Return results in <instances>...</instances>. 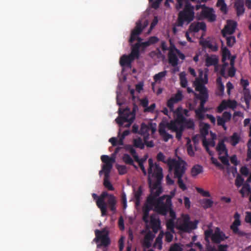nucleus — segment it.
<instances>
[{"instance_id":"obj_16","label":"nucleus","mask_w":251,"mask_h":251,"mask_svg":"<svg viewBox=\"0 0 251 251\" xmlns=\"http://www.w3.org/2000/svg\"><path fill=\"white\" fill-rule=\"evenodd\" d=\"M183 99V95L180 91L169 99L167 102V106L170 109V111L174 110V105L175 103L180 101Z\"/></svg>"},{"instance_id":"obj_19","label":"nucleus","mask_w":251,"mask_h":251,"mask_svg":"<svg viewBox=\"0 0 251 251\" xmlns=\"http://www.w3.org/2000/svg\"><path fill=\"white\" fill-rule=\"evenodd\" d=\"M244 0H237L235 1L234 4V8L236 12L237 16H240L245 13Z\"/></svg>"},{"instance_id":"obj_55","label":"nucleus","mask_w":251,"mask_h":251,"mask_svg":"<svg viewBox=\"0 0 251 251\" xmlns=\"http://www.w3.org/2000/svg\"><path fill=\"white\" fill-rule=\"evenodd\" d=\"M197 191L201 194L202 196L205 197H210V194L208 191H204L202 188L200 187H196Z\"/></svg>"},{"instance_id":"obj_40","label":"nucleus","mask_w":251,"mask_h":251,"mask_svg":"<svg viewBox=\"0 0 251 251\" xmlns=\"http://www.w3.org/2000/svg\"><path fill=\"white\" fill-rule=\"evenodd\" d=\"M134 146L135 148L143 149L145 147V142L143 143L141 138H138L133 140Z\"/></svg>"},{"instance_id":"obj_51","label":"nucleus","mask_w":251,"mask_h":251,"mask_svg":"<svg viewBox=\"0 0 251 251\" xmlns=\"http://www.w3.org/2000/svg\"><path fill=\"white\" fill-rule=\"evenodd\" d=\"M244 178L239 175H238L236 179L235 184L237 187L241 186L244 182Z\"/></svg>"},{"instance_id":"obj_59","label":"nucleus","mask_w":251,"mask_h":251,"mask_svg":"<svg viewBox=\"0 0 251 251\" xmlns=\"http://www.w3.org/2000/svg\"><path fill=\"white\" fill-rule=\"evenodd\" d=\"M226 105L227 107L232 109L235 108L237 106V102L235 100H228L226 101Z\"/></svg>"},{"instance_id":"obj_64","label":"nucleus","mask_w":251,"mask_h":251,"mask_svg":"<svg viewBox=\"0 0 251 251\" xmlns=\"http://www.w3.org/2000/svg\"><path fill=\"white\" fill-rule=\"evenodd\" d=\"M222 118H224L226 122H228L231 119V114L228 112L225 111L223 114Z\"/></svg>"},{"instance_id":"obj_11","label":"nucleus","mask_w":251,"mask_h":251,"mask_svg":"<svg viewBox=\"0 0 251 251\" xmlns=\"http://www.w3.org/2000/svg\"><path fill=\"white\" fill-rule=\"evenodd\" d=\"M139 57V56L138 54L132 53V49H131V53L128 55L124 54L121 57L119 63L122 67H131V63L135 58L138 59Z\"/></svg>"},{"instance_id":"obj_62","label":"nucleus","mask_w":251,"mask_h":251,"mask_svg":"<svg viewBox=\"0 0 251 251\" xmlns=\"http://www.w3.org/2000/svg\"><path fill=\"white\" fill-rule=\"evenodd\" d=\"M156 107V104L155 103H152L150 106H147L146 108L144 109L145 112H151L153 113Z\"/></svg>"},{"instance_id":"obj_4","label":"nucleus","mask_w":251,"mask_h":251,"mask_svg":"<svg viewBox=\"0 0 251 251\" xmlns=\"http://www.w3.org/2000/svg\"><path fill=\"white\" fill-rule=\"evenodd\" d=\"M195 18L194 7L188 1H186L183 9L178 14L177 19L176 22V25L182 27L185 23L189 24L192 22Z\"/></svg>"},{"instance_id":"obj_48","label":"nucleus","mask_w":251,"mask_h":251,"mask_svg":"<svg viewBox=\"0 0 251 251\" xmlns=\"http://www.w3.org/2000/svg\"><path fill=\"white\" fill-rule=\"evenodd\" d=\"M230 55V51L226 47L222 49V61H225L227 57Z\"/></svg>"},{"instance_id":"obj_41","label":"nucleus","mask_w":251,"mask_h":251,"mask_svg":"<svg viewBox=\"0 0 251 251\" xmlns=\"http://www.w3.org/2000/svg\"><path fill=\"white\" fill-rule=\"evenodd\" d=\"M162 192V187H160L159 188H158L154 191H153V192H151V194L148 196L147 198H149L151 196L152 198H154L155 199H157L158 198H156L161 194Z\"/></svg>"},{"instance_id":"obj_12","label":"nucleus","mask_w":251,"mask_h":251,"mask_svg":"<svg viewBox=\"0 0 251 251\" xmlns=\"http://www.w3.org/2000/svg\"><path fill=\"white\" fill-rule=\"evenodd\" d=\"M237 26V22L233 20H227L226 24L221 30V34L222 36H226V34H229V35L233 34L235 32Z\"/></svg>"},{"instance_id":"obj_17","label":"nucleus","mask_w":251,"mask_h":251,"mask_svg":"<svg viewBox=\"0 0 251 251\" xmlns=\"http://www.w3.org/2000/svg\"><path fill=\"white\" fill-rule=\"evenodd\" d=\"M154 237V234H153L151 231H148L141 241L143 247L146 249L150 248L151 246L152 242Z\"/></svg>"},{"instance_id":"obj_21","label":"nucleus","mask_w":251,"mask_h":251,"mask_svg":"<svg viewBox=\"0 0 251 251\" xmlns=\"http://www.w3.org/2000/svg\"><path fill=\"white\" fill-rule=\"evenodd\" d=\"M150 46V45L148 41L142 43H136L131 46V48L132 49V53L138 54L139 56L140 48L142 47L143 49H144Z\"/></svg>"},{"instance_id":"obj_37","label":"nucleus","mask_w":251,"mask_h":251,"mask_svg":"<svg viewBox=\"0 0 251 251\" xmlns=\"http://www.w3.org/2000/svg\"><path fill=\"white\" fill-rule=\"evenodd\" d=\"M245 192H247L248 194L251 192V186L248 183L244 184L243 185L242 189L239 191V193L241 194L243 198L245 197Z\"/></svg>"},{"instance_id":"obj_5","label":"nucleus","mask_w":251,"mask_h":251,"mask_svg":"<svg viewBox=\"0 0 251 251\" xmlns=\"http://www.w3.org/2000/svg\"><path fill=\"white\" fill-rule=\"evenodd\" d=\"M167 165L169 171L174 173L175 178L183 177L187 170L186 162L179 157L178 159L169 157Z\"/></svg>"},{"instance_id":"obj_47","label":"nucleus","mask_w":251,"mask_h":251,"mask_svg":"<svg viewBox=\"0 0 251 251\" xmlns=\"http://www.w3.org/2000/svg\"><path fill=\"white\" fill-rule=\"evenodd\" d=\"M123 160L126 164H133V160L130 156V155L127 153L124 154L123 156Z\"/></svg>"},{"instance_id":"obj_24","label":"nucleus","mask_w":251,"mask_h":251,"mask_svg":"<svg viewBox=\"0 0 251 251\" xmlns=\"http://www.w3.org/2000/svg\"><path fill=\"white\" fill-rule=\"evenodd\" d=\"M219 60L215 55H207L205 58V66L209 67L211 66H217L218 64Z\"/></svg>"},{"instance_id":"obj_27","label":"nucleus","mask_w":251,"mask_h":251,"mask_svg":"<svg viewBox=\"0 0 251 251\" xmlns=\"http://www.w3.org/2000/svg\"><path fill=\"white\" fill-rule=\"evenodd\" d=\"M216 149L219 155L224 153L225 155H227L228 151L223 140L218 143Z\"/></svg>"},{"instance_id":"obj_30","label":"nucleus","mask_w":251,"mask_h":251,"mask_svg":"<svg viewBox=\"0 0 251 251\" xmlns=\"http://www.w3.org/2000/svg\"><path fill=\"white\" fill-rule=\"evenodd\" d=\"M223 37L225 38L226 41V45L228 47L230 48L233 47L236 42V39L235 36L232 35H229V34H226V36Z\"/></svg>"},{"instance_id":"obj_10","label":"nucleus","mask_w":251,"mask_h":251,"mask_svg":"<svg viewBox=\"0 0 251 251\" xmlns=\"http://www.w3.org/2000/svg\"><path fill=\"white\" fill-rule=\"evenodd\" d=\"M110 195H113L109 194L107 192H103L96 201L97 205L100 209L102 216H105L107 214L106 203L105 202L104 200L106 197H107L108 199Z\"/></svg>"},{"instance_id":"obj_61","label":"nucleus","mask_w":251,"mask_h":251,"mask_svg":"<svg viewBox=\"0 0 251 251\" xmlns=\"http://www.w3.org/2000/svg\"><path fill=\"white\" fill-rule=\"evenodd\" d=\"M170 46L168 48L169 52H172L176 53L179 50H178L173 43L171 40H169Z\"/></svg>"},{"instance_id":"obj_13","label":"nucleus","mask_w":251,"mask_h":251,"mask_svg":"<svg viewBox=\"0 0 251 251\" xmlns=\"http://www.w3.org/2000/svg\"><path fill=\"white\" fill-rule=\"evenodd\" d=\"M147 25L142 26V21L138 20L136 23L135 27L132 30L130 34V37L129 39V42L132 43L136 40V37L139 36L142 33L143 29Z\"/></svg>"},{"instance_id":"obj_34","label":"nucleus","mask_w":251,"mask_h":251,"mask_svg":"<svg viewBox=\"0 0 251 251\" xmlns=\"http://www.w3.org/2000/svg\"><path fill=\"white\" fill-rule=\"evenodd\" d=\"M167 75V71H164L155 74L153 76V79L155 82H160Z\"/></svg>"},{"instance_id":"obj_35","label":"nucleus","mask_w":251,"mask_h":251,"mask_svg":"<svg viewBox=\"0 0 251 251\" xmlns=\"http://www.w3.org/2000/svg\"><path fill=\"white\" fill-rule=\"evenodd\" d=\"M218 7H220V10L225 14H226L227 12V7L225 0H218L217 4Z\"/></svg>"},{"instance_id":"obj_52","label":"nucleus","mask_w":251,"mask_h":251,"mask_svg":"<svg viewBox=\"0 0 251 251\" xmlns=\"http://www.w3.org/2000/svg\"><path fill=\"white\" fill-rule=\"evenodd\" d=\"M117 169L119 174L121 175L126 174L127 172V167L125 165H118Z\"/></svg>"},{"instance_id":"obj_46","label":"nucleus","mask_w":251,"mask_h":251,"mask_svg":"<svg viewBox=\"0 0 251 251\" xmlns=\"http://www.w3.org/2000/svg\"><path fill=\"white\" fill-rule=\"evenodd\" d=\"M202 145L209 155L212 156L213 155V152L210 150L209 148V142L206 140L205 138H204L202 140Z\"/></svg>"},{"instance_id":"obj_42","label":"nucleus","mask_w":251,"mask_h":251,"mask_svg":"<svg viewBox=\"0 0 251 251\" xmlns=\"http://www.w3.org/2000/svg\"><path fill=\"white\" fill-rule=\"evenodd\" d=\"M201 204L204 208H209L213 206V201L210 199H204L202 201Z\"/></svg>"},{"instance_id":"obj_33","label":"nucleus","mask_w":251,"mask_h":251,"mask_svg":"<svg viewBox=\"0 0 251 251\" xmlns=\"http://www.w3.org/2000/svg\"><path fill=\"white\" fill-rule=\"evenodd\" d=\"M172 131L176 132V138L178 140L181 139V136L183 132L184 131L183 125H180L179 126H176V129H171Z\"/></svg>"},{"instance_id":"obj_3","label":"nucleus","mask_w":251,"mask_h":251,"mask_svg":"<svg viewBox=\"0 0 251 251\" xmlns=\"http://www.w3.org/2000/svg\"><path fill=\"white\" fill-rule=\"evenodd\" d=\"M137 109L138 107L135 104H134L132 111L128 107L125 109L120 107L118 109L119 116L115 119L116 123L120 126L129 127L134 122L135 112Z\"/></svg>"},{"instance_id":"obj_29","label":"nucleus","mask_w":251,"mask_h":251,"mask_svg":"<svg viewBox=\"0 0 251 251\" xmlns=\"http://www.w3.org/2000/svg\"><path fill=\"white\" fill-rule=\"evenodd\" d=\"M113 167V164L107 163L102 166V169L104 171V177L109 178L110 173Z\"/></svg>"},{"instance_id":"obj_38","label":"nucleus","mask_w":251,"mask_h":251,"mask_svg":"<svg viewBox=\"0 0 251 251\" xmlns=\"http://www.w3.org/2000/svg\"><path fill=\"white\" fill-rule=\"evenodd\" d=\"M178 229L184 232H189L193 229L191 228L189 222H184L178 226Z\"/></svg>"},{"instance_id":"obj_43","label":"nucleus","mask_w":251,"mask_h":251,"mask_svg":"<svg viewBox=\"0 0 251 251\" xmlns=\"http://www.w3.org/2000/svg\"><path fill=\"white\" fill-rule=\"evenodd\" d=\"M184 126V128L185 127L188 128V129H194L195 126L194 122L191 119H186L183 124Z\"/></svg>"},{"instance_id":"obj_49","label":"nucleus","mask_w":251,"mask_h":251,"mask_svg":"<svg viewBox=\"0 0 251 251\" xmlns=\"http://www.w3.org/2000/svg\"><path fill=\"white\" fill-rule=\"evenodd\" d=\"M165 159L166 156L162 152H159L157 153L156 155V159L158 161H161L167 164L168 158L166 160Z\"/></svg>"},{"instance_id":"obj_53","label":"nucleus","mask_w":251,"mask_h":251,"mask_svg":"<svg viewBox=\"0 0 251 251\" xmlns=\"http://www.w3.org/2000/svg\"><path fill=\"white\" fill-rule=\"evenodd\" d=\"M182 177H176V178H177V183H178V187H179V188L181 189V190H182L183 191H185L187 189V188L186 185L183 182V181L182 179Z\"/></svg>"},{"instance_id":"obj_39","label":"nucleus","mask_w":251,"mask_h":251,"mask_svg":"<svg viewBox=\"0 0 251 251\" xmlns=\"http://www.w3.org/2000/svg\"><path fill=\"white\" fill-rule=\"evenodd\" d=\"M100 158L102 162L104 163V164H106L107 163L113 164L115 161L114 157H110L107 155H101Z\"/></svg>"},{"instance_id":"obj_15","label":"nucleus","mask_w":251,"mask_h":251,"mask_svg":"<svg viewBox=\"0 0 251 251\" xmlns=\"http://www.w3.org/2000/svg\"><path fill=\"white\" fill-rule=\"evenodd\" d=\"M227 238L228 237L223 231L221 230L219 227L216 228L214 233L211 237L212 242L215 244H219Z\"/></svg>"},{"instance_id":"obj_44","label":"nucleus","mask_w":251,"mask_h":251,"mask_svg":"<svg viewBox=\"0 0 251 251\" xmlns=\"http://www.w3.org/2000/svg\"><path fill=\"white\" fill-rule=\"evenodd\" d=\"M142 194L141 187H139L138 190L135 192L134 197L136 200V204L137 205L140 201L141 196Z\"/></svg>"},{"instance_id":"obj_22","label":"nucleus","mask_w":251,"mask_h":251,"mask_svg":"<svg viewBox=\"0 0 251 251\" xmlns=\"http://www.w3.org/2000/svg\"><path fill=\"white\" fill-rule=\"evenodd\" d=\"M106 203V208L107 206L109 209L114 214L117 211V201L116 197L114 195H110L109 198L107 199Z\"/></svg>"},{"instance_id":"obj_14","label":"nucleus","mask_w":251,"mask_h":251,"mask_svg":"<svg viewBox=\"0 0 251 251\" xmlns=\"http://www.w3.org/2000/svg\"><path fill=\"white\" fill-rule=\"evenodd\" d=\"M201 16L202 18L207 19L210 22H214L216 18V16L214 14L213 9L206 7L205 5H204L202 9Z\"/></svg>"},{"instance_id":"obj_26","label":"nucleus","mask_w":251,"mask_h":251,"mask_svg":"<svg viewBox=\"0 0 251 251\" xmlns=\"http://www.w3.org/2000/svg\"><path fill=\"white\" fill-rule=\"evenodd\" d=\"M168 59H169V63L171 64V65L175 67L177 66L178 64V59L177 56L176 55V53L169 52L168 53Z\"/></svg>"},{"instance_id":"obj_31","label":"nucleus","mask_w":251,"mask_h":251,"mask_svg":"<svg viewBox=\"0 0 251 251\" xmlns=\"http://www.w3.org/2000/svg\"><path fill=\"white\" fill-rule=\"evenodd\" d=\"M230 144L233 146H235L240 141V136L237 132H234L230 136Z\"/></svg>"},{"instance_id":"obj_9","label":"nucleus","mask_w":251,"mask_h":251,"mask_svg":"<svg viewBox=\"0 0 251 251\" xmlns=\"http://www.w3.org/2000/svg\"><path fill=\"white\" fill-rule=\"evenodd\" d=\"M240 218V215L238 212H236L234 215V220L230 225V228L234 234L237 235L239 237H242L246 236V233L240 230L239 228V226L241 224Z\"/></svg>"},{"instance_id":"obj_25","label":"nucleus","mask_w":251,"mask_h":251,"mask_svg":"<svg viewBox=\"0 0 251 251\" xmlns=\"http://www.w3.org/2000/svg\"><path fill=\"white\" fill-rule=\"evenodd\" d=\"M150 226L153 232L156 233L160 228V221L158 219L151 217Z\"/></svg>"},{"instance_id":"obj_60","label":"nucleus","mask_w":251,"mask_h":251,"mask_svg":"<svg viewBox=\"0 0 251 251\" xmlns=\"http://www.w3.org/2000/svg\"><path fill=\"white\" fill-rule=\"evenodd\" d=\"M240 172L243 176H247L250 174V171L249 169L245 166L241 168Z\"/></svg>"},{"instance_id":"obj_36","label":"nucleus","mask_w":251,"mask_h":251,"mask_svg":"<svg viewBox=\"0 0 251 251\" xmlns=\"http://www.w3.org/2000/svg\"><path fill=\"white\" fill-rule=\"evenodd\" d=\"M162 236L160 234L155 239V242L153 244V247L161 250L162 248Z\"/></svg>"},{"instance_id":"obj_50","label":"nucleus","mask_w":251,"mask_h":251,"mask_svg":"<svg viewBox=\"0 0 251 251\" xmlns=\"http://www.w3.org/2000/svg\"><path fill=\"white\" fill-rule=\"evenodd\" d=\"M109 178H106L104 177L103 185L105 187L107 188L109 190L113 191L114 190V188L113 185L111 183V182L108 180Z\"/></svg>"},{"instance_id":"obj_63","label":"nucleus","mask_w":251,"mask_h":251,"mask_svg":"<svg viewBox=\"0 0 251 251\" xmlns=\"http://www.w3.org/2000/svg\"><path fill=\"white\" fill-rule=\"evenodd\" d=\"M228 155L222 156H219V158L221 161V162L225 165L228 166L229 165V161L227 158Z\"/></svg>"},{"instance_id":"obj_1","label":"nucleus","mask_w":251,"mask_h":251,"mask_svg":"<svg viewBox=\"0 0 251 251\" xmlns=\"http://www.w3.org/2000/svg\"><path fill=\"white\" fill-rule=\"evenodd\" d=\"M208 82V76L207 74H203L202 71L199 72V77L196 78L194 84L196 86V90L199 92L200 94L194 93L195 97L200 100V103L198 109L196 110L197 115L200 116L202 112L207 111L204 107V105L209 98L208 90L204 86Z\"/></svg>"},{"instance_id":"obj_45","label":"nucleus","mask_w":251,"mask_h":251,"mask_svg":"<svg viewBox=\"0 0 251 251\" xmlns=\"http://www.w3.org/2000/svg\"><path fill=\"white\" fill-rule=\"evenodd\" d=\"M175 220L173 219H169L167 221L166 226L168 229L171 231L174 232V229L175 227Z\"/></svg>"},{"instance_id":"obj_20","label":"nucleus","mask_w":251,"mask_h":251,"mask_svg":"<svg viewBox=\"0 0 251 251\" xmlns=\"http://www.w3.org/2000/svg\"><path fill=\"white\" fill-rule=\"evenodd\" d=\"M152 208L153 206L148 203L147 201L143 206V220L146 224H148L149 222V213Z\"/></svg>"},{"instance_id":"obj_57","label":"nucleus","mask_w":251,"mask_h":251,"mask_svg":"<svg viewBox=\"0 0 251 251\" xmlns=\"http://www.w3.org/2000/svg\"><path fill=\"white\" fill-rule=\"evenodd\" d=\"M180 85L183 88H185L187 85V80L185 76V75H182V74L180 75Z\"/></svg>"},{"instance_id":"obj_56","label":"nucleus","mask_w":251,"mask_h":251,"mask_svg":"<svg viewBox=\"0 0 251 251\" xmlns=\"http://www.w3.org/2000/svg\"><path fill=\"white\" fill-rule=\"evenodd\" d=\"M226 101L225 100H223L221 103L218 106L217 111V112L220 113L222 112L224 110L227 108L226 105Z\"/></svg>"},{"instance_id":"obj_23","label":"nucleus","mask_w":251,"mask_h":251,"mask_svg":"<svg viewBox=\"0 0 251 251\" xmlns=\"http://www.w3.org/2000/svg\"><path fill=\"white\" fill-rule=\"evenodd\" d=\"M139 133L143 137L144 141L148 140L150 135V130L148 125L142 123Z\"/></svg>"},{"instance_id":"obj_58","label":"nucleus","mask_w":251,"mask_h":251,"mask_svg":"<svg viewBox=\"0 0 251 251\" xmlns=\"http://www.w3.org/2000/svg\"><path fill=\"white\" fill-rule=\"evenodd\" d=\"M211 162L214 164L217 167L219 168V169L222 170L224 169V166L218 161V160L214 158L211 157Z\"/></svg>"},{"instance_id":"obj_7","label":"nucleus","mask_w":251,"mask_h":251,"mask_svg":"<svg viewBox=\"0 0 251 251\" xmlns=\"http://www.w3.org/2000/svg\"><path fill=\"white\" fill-rule=\"evenodd\" d=\"M96 237L94 241L97 243L100 241V245H98V247L100 246L104 247L108 246L110 243V240L108 237L109 231L106 228H103L101 230L96 229L95 231Z\"/></svg>"},{"instance_id":"obj_28","label":"nucleus","mask_w":251,"mask_h":251,"mask_svg":"<svg viewBox=\"0 0 251 251\" xmlns=\"http://www.w3.org/2000/svg\"><path fill=\"white\" fill-rule=\"evenodd\" d=\"M202 172L203 167L199 164L194 165L191 170V175L193 177H195Z\"/></svg>"},{"instance_id":"obj_6","label":"nucleus","mask_w":251,"mask_h":251,"mask_svg":"<svg viewBox=\"0 0 251 251\" xmlns=\"http://www.w3.org/2000/svg\"><path fill=\"white\" fill-rule=\"evenodd\" d=\"M164 196L159 197L157 199H155L152 197L147 198V202L151 205L154 207V210L158 213L165 216L171 207L172 206L171 199L168 197L165 202H164Z\"/></svg>"},{"instance_id":"obj_32","label":"nucleus","mask_w":251,"mask_h":251,"mask_svg":"<svg viewBox=\"0 0 251 251\" xmlns=\"http://www.w3.org/2000/svg\"><path fill=\"white\" fill-rule=\"evenodd\" d=\"M216 80L217 82L219 84L217 95L218 96H221L224 94L225 87L222 82V79L220 77H218Z\"/></svg>"},{"instance_id":"obj_2","label":"nucleus","mask_w":251,"mask_h":251,"mask_svg":"<svg viewBox=\"0 0 251 251\" xmlns=\"http://www.w3.org/2000/svg\"><path fill=\"white\" fill-rule=\"evenodd\" d=\"M149 168L148 173L149 176L148 182L150 188V192H153L160 186L161 181L163 178L162 169L157 164H153L152 158L148 160Z\"/></svg>"},{"instance_id":"obj_18","label":"nucleus","mask_w":251,"mask_h":251,"mask_svg":"<svg viewBox=\"0 0 251 251\" xmlns=\"http://www.w3.org/2000/svg\"><path fill=\"white\" fill-rule=\"evenodd\" d=\"M200 30L206 31V26L204 22H194L191 24L188 28V31L194 33L199 32Z\"/></svg>"},{"instance_id":"obj_54","label":"nucleus","mask_w":251,"mask_h":251,"mask_svg":"<svg viewBox=\"0 0 251 251\" xmlns=\"http://www.w3.org/2000/svg\"><path fill=\"white\" fill-rule=\"evenodd\" d=\"M210 127L209 124L205 123L204 124L202 127L201 129V134L205 136L208 133V129Z\"/></svg>"},{"instance_id":"obj_8","label":"nucleus","mask_w":251,"mask_h":251,"mask_svg":"<svg viewBox=\"0 0 251 251\" xmlns=\"http://www.w3.org/2000/svg\"><path fill=\"white\" fill-rule=\"evenodd\" d=\"M182 108L178 107L175 111L176 115V118L174 121H171L170 123H168L167 127L169 129H176V126H179L180 125H183V124L185 122L186 118L183 116L182 113Z\"/></svg>"}]
</instances>
